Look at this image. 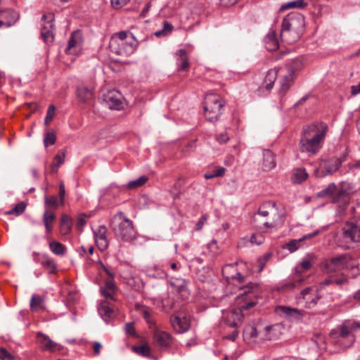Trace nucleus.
Listing matches in <instances>:
<instances>
[{
  "mask_svg": "<svg viewBox=\"0 0 360 360\" xmlns=\"http://www.w3.org/2000/svg\"><path fill=\"white\" fill-rule=\"evenodd\" d=\"M328 130V125L322 122L304 126L299 142L300 150L310 155L316 154L323 146Z\"/></svg>",
  "mask_w": 360,
  "mask_h": 360,
  "instance_id": "nucleus-1",
  "label": "nucleus"
},
{
  "mask_svg": "<svg viewBox=\"0 0 360 360\" xmlns=\"http://www.w3.org/2000/svg\"><path fill=\"white\" fill-rule=\"evenodd\" d=\"M353 192V186L347 182H341L340 188L335 183L329 184L327 187L317 193L319 198H330L331 202L339 203L338 212L340 215L346 214L349 204V195Z\"/></svg>",
  "mask_w": 360,
  "mask_h": 360,
  "instance_id": "nucleus-2",
  "label": "nucleus"
},
{
  "mask_svg": "<svg viewBox=\"0 0 360 360\" xmlns=\"http://www.w3.org/2000/svg\"><path fill=\"white\" fill-rule=\"evenodd\" d=\"M304 27V18L297 12L288 14L282 21L281 38L284 41L292 44L300 39Z\"/></svg>",
  "mask_w": 360,
  "mask_h": 360,
  "instance_id": "nucleus-3",
  "label": "nucleus"
},
{
  "mask_svg": "<svg viewBox=\"0 0 360 360\" xmlns=\"http://www.w3.org/2000/svg\"><path fill=\"white\" fill-rule=\"evenodd\" d=\"M283 220L281 214H278L274 202H266L263 203L257 213L252 217V224L257 228L271 229L278 224Z\"/></svg>",
  "mask_w": 360,
  "mask_h": 360,
  "instance_id": "nucleus-4",
  "label": "nucleus"
},
{
  "mask_svg": "<svg viewBox=\"0 0 360 360\" xmlns=\"http://www.w3.org/2000/svg\"><path fill=\"white\" fill-rule=\"evenodd\" d=\"M137 45L138 41L131 33L122 31L111 37L109 49L118 56H129L134 52Z\"/></svg>",
  "mask_w": 360,
  "mask_h": 360,
  "instance_id": "nucleus-5",
  "label": "nucleus"
},
{
  "mask_svg": "<svg viewBox=\"0 0 360 360\" xmlns=\"http://www.w3.org/2000/svg\"><path fill=\"white\" fill-rule=\"evenodd\" d=\"M111 227L115 236L125 242H131L136 238V231L131 220L123 212H117L111 220Z\"/></svg>",
  "mask_w": 360,
  "mask_h": 360,
  "instance_id": "nucleus-6",
  "label": "nucleus"
},
{
  "mask_svg": "<svg viewBox=\"0 0 360 360\" xmlns=\"http://www.w3.org/2000/svg\"><path fill=\"white\" fill-rule=\"evenodd\" d=\"M360 328V323L345 322L336 330L330 332V335L336 340V342L343 348L351 347L355 341L354 331Z\"/></svg>",
  "mask_w": 360,
  "mask_h": 360,
  "instance_id": "nucleus-7",
  "label": "nucleus"
},
{
  "mask_svg": "<svg viewBox=\"0 0 360 360\" xmlns=\"http://www.w3.org/2000/svg\"><path fill=\"white\" fill-rule=\"evenodd\" d=\"M224 107V102L215 94H207L204 101V112L206 120L210 122L219 120Z\"/></svg>",
  "mask_w": 360,
  "mask_h": 360,
  "instance_id": "nucleus-8",
  "label": "nucleus"
},
{
  "mask_svg": "<svg viewBox=\"0 0 360 360\" xmlns=\"http://www.w3.org/2000/svg\"><path fill=\"white\" fill-rule=\"evenodd\" d=\"M347 155V154H343L340 158H333L323 162L320 168L316 171V176L323 177L334 174L338 170L342 163L345 161Z\"/></svg>",
  "mask_w": 360,
  "mask_h": 360,
  "instance_id": "nucleus-9",
  "label": "nucleus"
},
{
  "mask_svg": "<svg viewBox=\"0 0 360 360\" xmlns=\"http://www.w3.org/2000/svg\"><path fill=\"white\" fill-rule=\"evenodd\" d=\"M342 232L345 239L360 243V217H353L347 221L342 228Z\"/></svg>",
  "mask_w": 360,
  "mask_h": 360,
  "instance_id": "nucleus-10",
  "label": "nucleus"
},
{
  "mask_svg": "<svg viewBox=\"0 0 360 360\" xmlns=\"http://www.w3.org/2000/svg\"><path fill=\"white\" fill-rule=\"evenodd\" d=\"M351 257L348 254H342L330 258L325 262V269L328 272H335L349 268Z\"/></svg>",
  "mask_w": 360,
  "mask_h": 360,
  "instance_id": "nucleus-11",
  "label": "nucleus"
},
{
  "mask_svg": "<svg viewBox=\"0 0 360 360\" xmlns=\"http://www.w3.org/2000/svg\"><path fill=\"white\" fill-rule=\"evenodd\" d=\"M275 311L280 316L291 322L300 321L305 314L303 310L283 305L277 306Z\"/></svg>",
  "mask_w": 360,
  "mask_h": 360,
  "instance_id": "nucleus-12",
  "label": "nucleus"
},
{
  "mask_svg": "<svg viewBox=\"0 0 360 360\" xmlns=\"http://www.w3.org/2000/svg\"><path fill=\"white\" fill-rule=\"evenodd\" d=\"M103 102L111 110H120L122 108V96L115 90L108 91L103 96Z\"/></svg>",
  "mask_w": 360,
  "mask_h": 360,
  "instance_id": "nucleus-13",
  "label": "nucleus"
},
{
  "mask_svg": "<svg viewBox=\"0 0 360 360\" xmlns=\"http://www.w3.org/2000/svg\"><path fill=\"white\" fill-rule=\"evenodd\" d=\"M41 20L44 24L41 28V37L46 44H50L53 41V15L51 14L43 15Z\"/></svg>",
  "mask_w": 360,
  "mask_h": 360,
  "instance_id": "nucleus-14",
  "label": "nucleus"
},
{
  "mask_svg": "<svg viewBox=\"0 0 360 360\" xmlns=\"http://www.w3.org/2000/svg\"><path fill=\"white\" fill-rule=\"evenodd\" d=\"M320 233L319 230H316L311 233H308L304 235L299 239H292L289 242L283 245V248L286 249L290 251V252H294L297 250L299 248H302L304 245V243L311 239L312 238L316 237Z\"/></svg>",
  "mask_w": 360,
  "mask_h": 360,
  "instance_id": "nucleus-15",
  "label": "nucleus"
},
{
  "mask_svg": "<svg viewBox=\"0 0 360 360\" xmlns=\"http://www.w3.org/2000/svg\"><path fill=\"white\" fill-rule=\"evenodd\" d=\"M311 266V264L309 260L305 259L302 261L300 264L295 267V273L297 274V277H295L292 282H289L288 283H287V287L288 288H293L301 285L302 283L304 281L305 278L301 277L300 275L302 274L303 271H307L309 269Z\"/></svg>",
  "mask_w": 360,
  "mask_h": 360,
  "instance_id": "nucleus-16",
  "label": "nucleus"
},
{
  "mask_svg": "<svg viewBox=\"0 0 360 360\" xmlns=\"http://www.w3.org/2000/svg\"><path fill=\"white\" fill-rule=\"evenodd\" d=\"M153 338L157 346L161 350L168 349L174 340L171 334L158 330L154 332Z\"/></svg>",
  "mask_w": 360,
  "mask_h": 360,
  "instance_id": "nucleus-17",
  "label": "nucleus"
},
{
  "mask_svg": "<svg viewBox=\"0 0 360 360\" xmlns=\"http://www.w3.org/2000/svg\"><path fill=\"white\" fill-rule=\"evenodd\" d=\"M257 284L250 282L246 285L240 288L243 292L240 295L239 297H241L245 301L244 304L240 305L241 310H248L256 305L255 302L248 301L247 297L250 293L253 292L255 289H257Z\"/></svg>",
  "mask_w": 360,
  "mask_h": 360,
  "instance_id": "nucleus-18",
  "label": "nucleus"
},
{
  "mask_svg": "<svg viewBox=\"0 0 360 360\" xmlns=\"http://www.w3.org/2000/svg\"><path fill=\"white\" fill-rule=\"evenodd\" d=\"M107 232L108 230L105 226H100L97 230L94 231L96 245L102 251L105 250L108 247Z\"/></svg>",
  "mask_w": 360,
  "mask_h": 360,
  "instance_id": "nucleus-19",
  "label": "nucleus"
},
{
  "mask_svg": "<svg viewBox=\"0 0 360 360\" xmlns=\"http://www.w3.org/2000/svg\"><path fill=\"white\" fill-rule=\"evenodd\" d=\"M298 63V60H296L292 62L293 65H290L286 66L288 75L284 76L281 81V87L279 89L280 94H285L290 89L292 80V75L294 74L295 68L297 67V64Z\"/></svg>",
  "mask_w": 360,
  "mask_h": 360,
  "instance_id": "nucleus-20",
  "label": "nucleus"
},
{
  "mask_svg": "<svg viewBox=\"0 0 360 360\" xmlns=\"http://www.w3.org/2000/svg\"><path fill=\"white\" fill-rule=\"evenodd\" d=\"M170 322L175 331L179 333L187 331L190 326L189 321L186 316L172 315L170 317Z\"/></svg>",
  "mask_w": 360,
  "mask_h": 360,
  "instance_id": "nucleus-21",
  "label": "nucleus"
},
{
  "mask_svg": "<svg viewBox=\"0 0 360 360\" xmlns=\"http://www.w3.org/2000/svg\"><path fill=\"white\" fill-rule=\"evenodd\" d=\"M37 257L34 261L39 262L41 265L50 274H56L57 272V265L54 260L49 255L37 253Z\"/></svg>",
  "mask_w": 360,
  "mask_h": 360,
  "instance_id": "nucleus-22",
  "label": "nucleus"
},
{
  "mask_svg": "<svg viewBox=\"0 0 360 360\" xmlns=\"http://www.w3.org/2000/svg\"><path fill=\"white\" fill-rule=\"evenodd\" d=\"M98 311L100 316L105 322H108L109 321L112 319L116 315L114 309L110 306L109 303L106 301H103L101 302L98 308Z\"/></svg>",
  "mask_w": 360,
  "mask_h": 360,
  "instance_id": "nucleus-23",
  "label": "nucleus"
},
{
  "mask_svg": "<svg viewBox=\"0 0 360 360\" xmlns=\"http://www.w3.org/2000/svg\"><path fill=\"white\" fill-rule=\"evenodd\" d=\"M37 336L38 341L44 350L54 352L56 349H58V344L52 341L46 335L38 333Z\"/></svg>",
  "mask_w": 360,
  "mask_h": 360,
  "instance_id": "nucleus-24",
  "label": "nucleus"
},
{
  "mask_svg": "<svg viewBox=\"0 0 360 360\" xmlns=\"http://www.w3.org/2000/svg\"><path fill=\"white\" fill-rule=\"evenodd\" d=\"M238 264V262H236L235 264H227L223 267L222 274L228 281L231 279L237 280L239 283H243L245 281V277L238 271H236L234 275H229V270L230 269H235Z\"/></svg>",
  "mask_w": 360,
  "mask_h": 360,
  "instance_id": "nucleus-25",
  "label": "nucleus"
},
{
  "mask_svg": "<svg viewBox=\"0 0 360 360\" xmlns=\"http://www.w3.org/2000/svg\"><path fill=\"white\" fill-rule=\"evenodd\" d=\"M56 219V216L52 211L49 210H45L43 214L42 221L46 229V232L48 234L51 233Z\"/></svg>",
  "mask_w": 360,
  "mask_h": 360,
  "instance_id": "nucleus-26",
  "label": "nucleus"
},
{
  "mask_svg": "<svg viewBox=\"0 0 360 360\" xmlns=\"http://www.w3.org/2000/svg\"><path fill=\"white\" fill-rule=\"evenodd\" d=\"M266 48L270 51H274L278 49V41L276 38V33L271 30L264 39Z\"/></svg>",
  "mask_w": 360,
  "mask_h": 360,
  "instance_id": "nucleus-27",
  "label": "nucleus"
},
{
  "mask_svg": "<svg viewBox=\"0 0 360 360\" xmlns=\"http://www.w3.org/2000/svg\"><path fill=\"white\" fill-rule=\"evenodd\" d=\"M263 168L269 171L274 169L276 165V160L274 153L270 150H264L263 152Z\"/></svg>",
  "mask_w": 360,
  "mask_h": 360,
  "instance_id": "nucleus-28",
  "label": "nucleus"
},
{
  "mask_svg": "<svg viewBox=\"0 0 360 360\" xmlns=\"http://www.w3.org/2000/svg\"><path fill=\"white\" fill-rule=\"evenodd\" d=\"M278 70L276 68L269 70L264 78L262 87L269 91L273 88L274 84L278 76Z\"/></svg>",
  "mask_w": 360,
  "mask_h": 360,
  "instance_id": "nucleus-29",
  "label": "nucleus"
},
{
  "mask_svg": "<svg viewBox=\"0 0 360 360\" xmlns=\"http://www.w3.org/2000/svg\"><path fill=\"white\" fill-rule=\"evenodd\" d=\"M176 55L179 56V58L178 59L179 70L187 71L189 68V62L186 49H179L177 51Z\"/></svg>",
  "mask_w": 360,
  "mask_h": 360,
  "instance_id": "nucleus-30",
  "label": "nucleus"
},
{
  "mask_svg": "<svg viewBox=\"0 0 360 360\" xmlns=\"http://www.w3.org/2000/svg\"><path fill=\"white\" fill-rule=\"evenodd\" d=\"M81 34L79 31H75L72 32L71 37L68 41V47L66 49V52L68 53H72V49L76 47H80L81 44Z\"/></svg>",
  "mask_w": 360,
  "mask_h": 360,
  "instance_id": "nucleus-31",
  "label": "nucleus"
},
{
  "mask_svg": "<svg viewBox=\"0 0 360 360\" xmlns=\"http://www.w3.org/2000/svg\"><path fill=\"white\" fill-rule=\"evenodd\" d=\"M77 94L80 101L84 103H88L93 97L92 91L84 86L77 88Z\"/></svg>",
  "mask_w": 360,
  "mask_h": 360,
  "instance_id": "nucleus-32",
  "label": "nucleus"
},
{
  "mask_svg": "<svg viewBox=\"0 0 360 360\" xmlns=\"http://www.w3.org/2000/svg\"><path fill=\"white\" fill-rule=\"evenodd\" d=\"M72 218L66 214H63L60 222V231L62 235H67L71 231Z\"/></svg>",
  "mask_w": 360,
  "mask_h": 360,
  "instance_id": "nucleus-33",
  "label": "nucleus"
},
{
  "mask_svg": "<svg viewBox=\"0 0 360 360\" xmlns=\"http://www.w3.org/2000/svg\"><path fill=\"white\" fill-rule=\"evenodd\" d=\"M103 270L108 275V278L105 279L104 286H101V288L108 289L111 292L116 291V286L114 283V274L112 273L107 267L103 266Z\"/></svg>",
  "mask_w": 360,
  "mask_h": 360,
  "instance_id": "nucleus-34",
  "label": "nucleus"
},
{
  "mask_svg": "<svg viewBox=\"0 0 360 360\" xmlns=\"http://www.w3.org/2000/svg\"><path fill=\"white\" fill-rule=\"evenodd\" d=\"M139 310L140 314L146 321L147 323L149 325L150 327L155 326V321L152 318L153 311L150 308L146 306H141L139 307Z\"/></svg>",
  "mask_w": 360,
  "mask_h": 360,
  "instance_id": "nucleus-35",
  "label": "nucleus"
},
{
  "mask_svg": "<svg viewBox=\"0 0 360 360\" xmlns=\"http://www.w3.org/2000/svg\"><path fill=\"white\" fill-rule=\"evenodd\" d=\"M60 200L56 195L45 196L44 205L46 210H56L59 206Z\"/></svg>",
  "mask_w": 360,
  "mask_h": 360,
  "instance_id": "nucleus-36",
  "label": "nucleus"
},
{
  "mask_svg": "<svg viewBox=\"0 0 360 360\" xmlns=\"http://www.w3.org/2000/svg\"><path fill=\"white\" fill-rule=\"evenodd\" d=\"M49 248L51 252L57 255H64L66 252L65 246L58 241L50 242Z\"/></svg>",
  "mask_w": 360,
  "mask_h": 360,
  "instance_id": "nucleus-37",
  "label": "nucleus"
},
{
  "mask_svg": "<svg viewBox=\"0 0 360 360\" xmlns=\"http://www.w3.org/2000/svg\"><path fill=\"white\" fill-rule=\"evenodd\" d=\"M148 180V178L146 176H141L139 177L137 179L129 181L127 188L128 189H135L139 188L144 185Z\"/></svg>",
  "mask_w": 360,
  "mask_h": 360,
  "instance_id": "nucleus-38",
  "label": "nucleus"
},
{
  "mask_svg": "<svg viewBox=\"0 0 360 360\" xmlns=\"http://www.w3.org/2000/svg\"><path fill=\"white\" fill-rule=\"evenodd\" d=\"M133 351L139 355L144 357L150 356V348L148 345H143L140 346H133Z\"/></svg>",
  "mask_w": 360,
  "mask_h": 360,
  "instance_id": "nucleus-39",
  "label": "nucleus"
},
{
  "mask_svg": "<svg viewBox=\"0 0 360 360\" xmlns=\"http://www.w3.org/2000/svg\"><path fill=\"white\" fill-rule=\"evenodd\" d=\"M173 25L167 21L163 22V28L156 31L154 34L158 37H165L170 34L173 30Z\"/></svg>",
  "mask_w": 360,
  "mask_h": 360,
  "instance_id": "nucleus-40",
  "label": "nucleus"
},
{
  "mask_svg": "<svg viewBox=\"0 0 360 360\" xmlns=\"http://www.w3.org/2000/svg\"><path fill=\"white\" fill-rule=\"evenodd\" d=\"M294 181L297 184H300L302 181H305L308 177V174L307 173L305 169L298 168L295 169L294 174Z\"/></svg>",
  "mask_w": 360,
  "mask_h": 360,
  "instance_id": "nucleus-41",
  "label": "nucleus"
},
{
  "mask_svg": "<svg viewBox=\"0 0 360 360\" xmlns=\"http://www.w3.org/2000/svg\"><path fill=\"white\" fill-rule=\"evenodd\" d=\"M26 207H27L26 202L24 201H21L19 203H18L17 205H15V206L13 209L6 212V214H15L17 216L20 215L21 214H22L25 212Z\"/></svg>",
  "mask_w": 360,
  "mask_h": 360,
  "instance_id": "nucleus-42",
  "label": "nucleus"
},
{
  "mask_svg": "<svg viewBox=\"0 0 360 360\" xmlns=\"http://www.w3.org/2000/svg\"><path fill=\"white\" fill-rule=\"evenodd\" d=\"M43 299L39 296L34 295L30 300V307L34 311L42 309Z\"/></svg>",
  "mask_w": 360,
  "mask_h": 360,
  "instance_id": "nucleus-43",
  "label": "nucleus"
},
{
  "mask_svg": "<svg viewBox=\"0 0 360 360\" xmlns=\"http://www.w3.org/2000/svg\"><path fill=\"white\" fill-rule=\"evenodd\" d=\"M0 16L1 18H10L11 19L8 21H12L13 24L18 18V14L12 9H6L4 11H0Z\"/></svg>",
  "mask_w": 360,
  "mask_h": 360,
  "instance_id": "nucleus-44",
  "label": "nucleus"
},
{
  "mask_svg": "<svg viewBox=\"0 0 360 360\" xmlns=\"http://www.w3.org/2000/svg\"><path fill=\"white\" fill-rule=\"evenodd\" d=\"M56 135L53 130H51L47 131L45 134V136L44 139V143L45 147H48L49 146L53 145L56 142Z\"/></svg>",
  "mask_w": 360,
  "mask_h": 360,
  "instance_id": "nucleus-45",
  "label": "nucleus"
},
{
  "mask_svg": "<svg viewBox=\"0 0 360 360\" xmlns=\"http://www.w3.org/2000/svg\"><path fill=\"white\" fill-rule=\"evenodd\" d=\"M177 292L182 300L186 299L188 297L189 292L184 280L181 281L177 285Z\"/></svg>",
  "mask_w": 360,
  "mask_h": 360,
  "instance_id": "nucleus-46",
  "label": "nucleus"
},
{
  "mask_svg": "<svg viewBox=\"0 0 360 360\" xmlns=\"http://www.w3.org/2000/svg\"><path fill=\"white\" fill-rule=\"evenodd\" d=\"M307 6V3L304 0H295L293 1H290L287 3L286 4L282 6V8H302Z\"/></svg>",
  "mask_w": 360,
  "mask_h": 360,
  "instance_id": "nucleus-47",
  "label": "nucleus"
},
{
  "mask_svg": "<svg viewBox=\"0 0 360 360\" xmlns=\"http://www.w3.org/2000/svg\"><path fill=\"white\" fill-rule=\"evenodd\" d=\"M316 292H317V289L316 288L307 287L301 291L300 297L307 300H309V297H310L312 294H316Z\"/></svg>",
  "mask_w": 360,
  "mask_h": 360,
  "instance_id": "nucleus-48",
  "label": "nucleus"
},
{
  "mask_svg": "<svg viewBox=\"0 0 360 360\" xmlns=\"http://www.w3.org/2000/svg\"><path fill=\"white\" fill-rule=\"evenodd\" d=\"M55 112L56 107L53 105H49L44 120V124L46 125H49L51 123L55 115Z\"/></svg>",
  "mask_w": 360,
  "mask_h": 360,
  "instance_id": "nucleus-49",
  "label": "nucleus"
},
{
  "mask_svg": "<svg viewBox=\"0 0 360 360\" xmlns=\"http://www.w3.org/2000/svg\"><path fill=\"white\" fill-rule=\"evenodd\" d=\"M215 139L219 143L223 144L229 141L230 137L226 131H224L216 134Z\"/></svg>",
  "mask_w": 360,
  "mask_h": 360,
  "instance_id": "nucleus-50",
  "label": "nucleus"
},
{
  "mask_svg": "<svg viewBox=\"0 0 360 360\" xmlns=\"http://www.w3.org/2000/svg\"><path fill=\"white\" fill-rule=\"evenodd\" d=\"M174 305V300L169 297L162 300V307L166 311L172 309Z\"/></svg>",
  "mask_w": 360,
  "mask_h": 360,
  "instance_id": "nucleus-51",
  "label": "nucleus"
},
{
  "mask_svg": "<svg viewBox=\"0 0 360 360\" xmlns=\"http://www.w3.org/2000/svg\"><path fill=\"white\" fill-rule=\"evenodd\" d=\"M245 335L248 336L251 338H255L258 336L257 330L254 326H248L245 328L244 331Z\"/></svg>",
  "mask_w": 360,
  "mask_h": 360,
  "instance_id": "nucleus-52",
  "label": "nucleus"
},
{
  "mask_svg": "<svg viewBox=\"0 0 360 360\" xmlns=\"http://www.w3.org/2000/svg\"><path fill=\"white\" fill-rule=\"evenodd\" d=\"M309 300H306V306L307 307H311V306H314L316 304L318 300L320 299V296L318 295V292L316 294H312L310 297H308Z\"/></svg>",
  "mask_w": 360,
  "mask_h": 360,
  "instance_id": "nucleus-53",
  "label": "nucleus"
},
{
  "mask_svg": "<svg viewBox=\"0 0 360 360\" xmlns=\"http://www.w3.org/2000/svg\"><path fill=\"white\" fill-rule=\"evenodd\" d=\"M250 241L252 244L261 245L264 241V237L261 234H252Z\"/></svg>",
  "mask_w": 360,
  "mask_h": 360,
  "instance_id": "nucleus-54",
  "label": "nucleus"
},
{
  "mask_svg": "<svg viewBox=\"0 0 360 360\" xmlns=\"http://www.w3.org/2000/svg\"><path fill=\"white\" fill-rule=\"evenodd\" d=\"M65 184L63 181H61L59 184L58 196H59L60 203L62 205H63L65 204Z\"/></svg>",
  "mask_w": 360,
  "mask_h": 360,
  "instance_id": "nucleus-55",
  "label": "nucleus"
},
{
  "mask_svg": "<svg viewBox=\"0 0 360 360\" xmlns=\"http://www.w3.org/2000/svg\"><path fill=\"white\" fill-rule=\"evenodd\" d=\"M65 158V153L62 152L55 155L53 162H55L56 165L60 166L63 164Z\"/></svg>",
  "mask_w": 360,
  "mask_h": 360,
  "instance_id": "nucleus-56",
  "label": "nucleus"
},
{
  "mask_svg": "<svg viewBox=\"0 0 360 360\" xmlns=\"http://www.w3.org/2000/svg\"><path fill=\"white\" fill-rule=\"evenodd\" d=\"M0 359L1 360H13V356L5 349L0 348Z\"/></svg>",
  "mask_w": 360,
  "mask_h": 360,
  "instance_id": "nucleus-57",
  "label": "nucleus"
},
{
  "mask_svg": "<svg viewBox=\"0 0 360 360\" xmlns=\"http://www.w3.org/2000/svg\"><path fill=\"white\" fill-rule=\"evenodd\" d=\"M100 291H101V295L103 297H105V298L112 300H115L114 295H115V292H111L108 289L107 290L105 288H100Z\"/></svg>",
  "mask_w": 360,
  "mask_h": 360,
  "instance_id": "nucleus-58",
  "label": "nucleus"
},
{
  "mask_svg": "<svg viewBox=\"0 0 360 360\" xmlns=\"http://www.w3.org/2000/svg\"><path fill=\"white\" fill-rule=\"evenodd\" d=\"M125 331L127 334L135 336L136 335L134 324L132 322L127 323L125 325Z\"/></svg>",
  "mask_w": 360,
  "mask_h": 360,
  "instance_id": "nucleus-59",
  "label": "nucleus"
},
{
  "mask_svg": "<svg viewBox=\"0 0 360 360\" xmlns=\"http://www.w3.org/2000/svg\"><path fill=\"white\" fill-rule=\"evenodd\" d=\"M129 0H111L112 6L117 9L126 5Z\"/></svg>",
  "mask_w": 360,
  "mask_h": 360,
  "instance_id": "nucleus-60",
  "label": "nucleus"
},
{
  "mask_svg": "<svg viewBox=\"0 0 360 360\" xmlns=\"http://www.w3.org/2000/svg\"><path fill=\"white\" fill-rule=\"evenodd\" d=\"M86 215L85 214H82L80 215L78 219H77V227L78 229H82L83 228V226L86 224Z\"/></svg>",
  "mask_w": 360,
  "mask_h": 360,
  "instance_id": "nucleus-61",
  "label": "nucleus"
},
{
  "mask_svg": "<svg viewBox=\"0 0 360 360\" xmlns=\"http://www.w3.org/2000/svg\"><path fill=\"white\" fill-rule=\"evenodd\" d=\"M276 330V326H266L265 327V331L266 333V335H265V336L263 338L264 340H271L272 339V336L270 335V333L271 331H274Z\"/></svg>",
  "mask_w": 360,
  "mask_h": 360,
  "instance_id": "nucleus-62",
  "label": "nucleus"
},
{
  "mask_svg": "<svg viewBox=\"0 0 360 360\" xmlns=\"http://www.w3.org/2000/svg\"><path fill=\"white\" fill-rule=\"evenodd\" d=\"M207 216L205 215H202L200 219H199V221H198V223L196 224L195 225V230L197 231H200L202 229L203 225H204V223L205 221L207 220Z\"/></svg>",
  "mask_w": 360,
  "mask_h": 360,
  "instance_id": "nucleus-63",
  "label": "nucleus"
},
{
  "mask_svg": "<svg viewBox=\"0 0 360 360\" xmlns=\"http://www.w3.org/2000/svg\"><path fill=\"white\" fill-rule=\"evenodd\" d=\"M238 0H219L221 5L230 6L234 5Z\"/></svg>",
  "mask_w": 360,
  "mask_h": 360,
  "instance_id": "nucleus-64",
  "label": "nucleus"
}]
</instances>
